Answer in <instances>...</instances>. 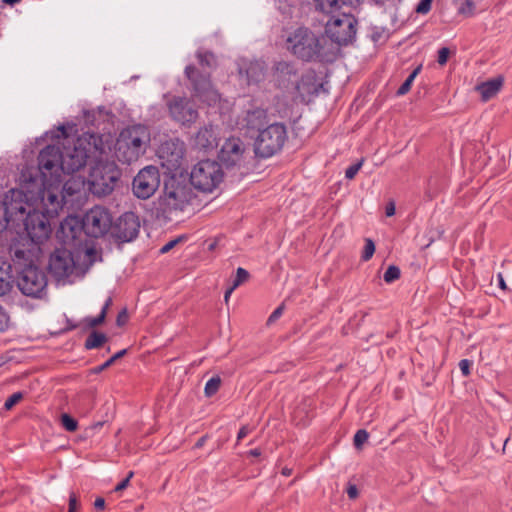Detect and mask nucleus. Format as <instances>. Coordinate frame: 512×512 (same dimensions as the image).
<instances>
[{
  "label": "nucleus",
  "instance_id": "obj_64",
  "mask_svg": "<svg viewBox=\"0 0 512 512\" xmlns=\"http://www.w3.org/2000/svg\"><path fill=\"white\" fill-rule=\"evenodd\" d=\"M282 474L285 475V476H289L291 475V469L289 468H283L282 469Z\"/></svg>",
  "mask_w": 512,
  "mask_h": 512
},
{
  "label": "nucleus",
  "instance_id": "obj_18",
  "mask_svg": "<svg viewBox=\"0 0 512 512\" xmlns=\"http://www.w3.org/2000/svg\"><path fill=\"white\" fill-rule=\"evenodd\" d=\"M273 79L276 85L284 90L300 89V76L296 66L287 61H279L273 67Z\"/></svg>",
  "mask_w": 512,
  "mask_h": 512
},
{
  "label": "nucleus",
  "instance_id": "obj_12",
  "mask_svg": "<svg viewBox=\"0 0 512 512\" xmlns=\"http://www.w3.org/2000/svg\"><path fill=\"white\" fill-rule=\"evenodd\" d=\"M38 168L43 181L61 183L62 152L56 145H47L38 155Z\"/></svg>",
  "mask_w": 512,
  "mask_h": 512
},
{
  "label": "nucleus",
  "instance_id": "obj_15",
  "mask_svg": "<svg viewBox=\"0 0 512 512\" xmlns=\"http://www.w3.org/2000/svg\"><path fill=\"white\" fill-rule=\"evenodd\" d=\"M160 185L159 170L155 166H146L134 177L132 182L133 194L139 199H148L157 191Z\"/></svg>",
  "mask_w": 512,
  "mask_h": 512
},
{
  "label": "nucleus",
  "instance_id": "obj_28",
  "mask_svg": "<svg viewBox=\"0 0 512 512\" xmlns=\"http://www.w3.org/2000/svg\"><path fill=\"white\" fill-rule=\"evenodd\" d=\"M80 139H85V146L89 148V154L91 157H97L105 153L106 144L103 141L101 135L97 133H85L80 136Z\"/></svg>",
  "mask_w": 512,
  "mask_h": 512
},
{
  "label": "nucleus",
  "instance_id": "obj_59",
  "mask_svg": "<svg viewBox=\"0 0 512 512\" xmlns=\"http://www.w3.org/2000/svg\"><path fill=\"white\" fill-rule=\"evenodd\" d=\"M127 350L123 349L115 353L112 357H110V360L114 363L117 359L121 358L126 354Z\"/></svg>",
  "mask_w": 512,
  "mask_h": 512
},
{
  "label": "nucleus",
  "instance_id": "obj_52",
  "mask_svg": "<svg viewBox=\"0 0 512 512\" xmlns=\"http://www.w3.org/2000/svg\"><path fill=\"white\" fill-rule=\"evenodd\" d=\"M283 310H284V307L283 305L277 307L272 313L271 315L269 316L268 318V323H272L274 321H276L283 313Z\"/></svg>",
  "mask_w": 512,
  "mask_h": 512
},
{
  "label": "nucleus",
  "instance_id": "obj_22",
  "mask_svg": "<svg viewBox=\"0 0 512 512\" xmlns=\"http://www.w3.org/2000/svg\"><path fill=\"white\" fill-rule=\"evenodd\" d=\"M170 115L182 124L192 123L197 119L198 112L185 97H174L169 103Z\"/></svg>",
  "mask_w": 512,
  "mask_h": 512
},
{
  "label": "nucleus",
  "instance_id": "obj_62",
  "mask_svg": "<svg viewBox=\"0 0 512 512\" xmlns=\"http://www.w3.org/2000/svg\"><path fill=\"white\" fill-rule=\"evenodd\" d=\"M361 0H341L342 4L344 5H349V6H354L356 4H359Z\"/></svg>",
  "mask_w": 512,
  "mask_h": 512
},
{
  "label": "nucleus",
  "instance_id": "obj_56",
  "mask_svg": "<svg viewBox=\"0 0 512 512\" xmlns=\"http://www.w3.org/2000/svg\"><path fill=\"white\" fill-rule=\"evenodd\" d=\"M94 507L97 509V510H102L104 509L105 507V500L102 498V497H98L96 498L95 502H94Z\"/></svg>",
  "mask_w": 512,
  "mask_h": 512
},
{
  "label": "nucleus",
  "instance_id": "obj_58",
  "mask_svg": "<svg viewBox=\"0 0 512 512\" xmlns=\"http://www.w3.org/2000/svg\"><path fill=\"white\" fill-rule=\"evenodd\" d=\"M385 213H386V216H388V217H391L395 214V206L393 203H390L389 205L386 206Z\"/></svg>",
  "mask_w": 512,
  "mask_h": 512
},
{
  "label": "nucleus",
  "instance_id": "obj_1",
  "mask_svg": "<svg viewBox=\"0 0 512 512\" xmlns=\"http://www.w3.org/2000/svg\"><path fill=\"white\" fill-rule=\"evenodd\" d=\"M10 253L16 269L19 270V290L25 296L42 298L46 294L47 279L45 273L36 266L41 248H25L24 244H13Z\"/></svg>",
  "mask_w": 512,
  "mask_h": 512
},
{
  "label": "nucleus",
  "instance_id": "obj_47",
  "mask_svg": "<svg viewBox=\"0 0 512 512\" xmlns=\"http://www.w3.org/2000/svg\"><path fill=\"white\" fill-rule=\"evenodd\" d=\"M182 238L179 237V238H176V239H173V240H170L169 242H167L165 245H163L160 249V253L161 254H165L167 252H169L171 249H173L179 242H181Z\"/></svg>",
  "mask_w": 512,
  "mask_h": 512
},
{
  "label": "nucleus",
  "instance_id": "obj_24",
  "mask_svg": "<svg viewBox=\"0 0 512 512\" xmlns=\"http://www.w3.org/2000/svg\"><path fill=\"white\" fill-rule=\"evenodd\" d=\"M28 212H26V202L22 199L20 192L12 191V198L9 200L6 196L4 200L5 219L10 222L23 221Z\"/></svg>",
  "mask_w": 512,
  "mask_h": 512
},
{
  "label": "nucleus",
  "instance_id": "obj_57",
  "mask_svg": "<svg viewBox=\"0 0 512 512\" xmlns=\"http://www.w3.org/2000/svg\"><path fill=\"white\" fill-rule=\"evenodd\" d=\"M112 364H113V362H112V361L110 360V358H109L107 361H105L103 364H101L99 367H97V368L95 369V371H96V372H101V371H103V370L107 369V368H108L109 366H111Z\"/></svg>",
  "mask_w": 512,
  "mask_h": 512
},
{
  "label": "nucleus",
  "instance_id": "obj_6",
  "mask_svg": "<svg viewBox=\"0 0 512 512\" xmlns=\"http://www.w3.org/2000/svg\"><path fill=\"white\" fill-rule=\"evenodd\" d=\"M120 175V170L114 161H96L88 176L89 190L94 195L106 196L114 190Z\"/></svg>",
  "mask_w": 512,
  "mask_h": 512
},
{
  "label": "nucleus",
  "instance_id": "obj_43",
  "mask_svg": "<svg viewBox=\"0 0 512 512\" xmlns=\"http://www.w3.org/2000/svg\"><path fill=\"white\" fill-rule=\"evenodd\" d=\"M362 164H363V160L350 165L345 171V177L350 180L353 179L356 176V174L358 173V171L361 169Z\"/></svg>",
  "mask_w": 512,
  "mask_h": 512
},
{
  "label": "nucleus",
  "instance_id": "obj_32",
  "mask_svg": "<svg viewBox=\"0 0 512 512\" xmlns=\"http://www.w3.org/2000/svg\"><path fill=\"white\" fill-rule=\"evenodd\" d=\"M107 341V336L98 331H92L85 341V348L87 350L99 348Z\"/></svg>",
  "mask_w": 512,
  "mask_h": 512
},
{
  "label": "nucleus",
  "instance_id": "obj_27",
  "mask_svg": "<svg viewBox=\"0 0 512 512\" xmlns=\"http://www.w3.org/2000/svg\"><path fill=\"white\" fill-rule=\"evenodd\" d=\"M267 120V113L264 109L256 108L247 111L244 121L246 127L251 130H257L258 133L262 130Z\"/></svg>",
  "mask_w": 512,
  "mask_h": 512
},
{
  "label": "nucleus",
  "instance_id": "obj_11",
  "mask_svg": "<svg viewBox=\"0 0 512 512\" xmlns=\"http://www.w3.org/2000/svg\"><path fill=\"white\" fill-rule=\"evenodd\" d=\"M81 220L84 234L90 238L103 237L112 228V216L106 208L101 206L89 209Z\"/></svg>",
  "mask_w": 512,
  "mask_h": 512
},
{
  "label": "nucleus",
  "instance_id": "obj_10",
  "mask_svg": "<svg viewBox=\"0 0 512 512\" xmlns=\"http://www.w3.org/2000/svg\"><path fill=\"white\" fill-rule=\"evenodd\" d=\"M357 19L350 13L332 15L326 22L325 33L327 37L338 45H347L356 36Z\"/></svg>",
  "mask_w": 512,
  "mask_h": 512
},
{
  "label": "nucleus",
  "instance_id": "obj_2",
  "mask_svg": "<svg viewBox=\"0 0 512 512\" xmlns=\"http://www.w3.org/2000/svg\"><path fill=\"white\" fill-rule=\"evenodd\" d=\"M286 45L294 56L307 62L314 60L332 62L335 57L334 53L327 49V38L317 36L304 27L291 32L286 39Z\"/></svg>",
  "mask_w": 512,
  "mask_h": 512
},
{
  "label": "nucleus",
  "instance_id": "obj_42",
  "mask_svg": "<svg viewBox=\"0 0 512 512\" xmlns=\"http://www.w3.org/2000/svg\"><path fill=\"white\" fill-rule=\"evenodd\" d=\"M432 1L433 0H421L416 8H415V11L418 13V14H422V15H425L427 14L430 10H431V6H432Z\"/></svg>",
  "mask_w": 512,
  "mask_h": 512
},
{
  "label": "nucleus",
  "instance_id": "obj_63",
  "mask_svg": "<svg viewBox=\"0 0 512 512\" xmlns=\"http://www.w3.org/2000/svg\"><path fill=\"white\" fill-rule=\"evenodd\" d=\"M250 454L252 456H259L261 454L260 450L259 449H253L250 451Z\"/></svg>",
  "mask_w": 512,
  "mask_h": 512
},
{
  "label": "nucleus",
  "instance_id": "obj_7",
  "mask_svg": "<svg viewBox=\"0 0 512 512\" xmlns=\"http://www.w3.org/2000/svg\"><path fill=\"white\" fill-rule=\"evenodd\" d=\"M287 140V129L282 123H273L260 130L254 151L260 158H269L280 152Z\"/></svg>",
  "mask_w": 512,
  "mask_h": 512
},
{
  "label": "nucleus",
  "instance_id": "obj_38",
  "mask_svg": "<svg viewBox=\"0 0 512 512\" xmlns=\"http://www.w3.org/2000/svg\"><path fill=\"white\" fill-rule=\"evenodd\" d=\"M61 424L69 432L75 431L78 426L77 421L68 414H62Z\"/></svg>",
  "mask_w": 512,
  "mask_h": 512
},
{
  "label": "nucleus",
  "instance_id": "obj_53",
  "mask_svg": "<svg viewBox=\"0 0 512 512\" xmlns=\"http://www.w3.org/2000/svg\"><path fill=\"white\" fill-rule=\"evenodd\" d=\"M347 495L350 499H355L358 497V488L354 484H350L347 488Z\"/></svg>",
  "mask_w": 512,
  "mask_h": 512
},
{
  "label": "nucleus",
  "instance_id": "obj_20",
  "mask_svg": "<svg viewBox=\"0 0 512 512\" xmlns=\"http://www.w3.org/2000/svg\"><path fill=\"white\" fill-rule=\"evenodd\" d=\"M238 73L241 79H245L248 85L258 84L265 78L266 65L261 60L240 58L237 60Z\"/></svg>",
  "mask_w": 512,
  "mask_h": 512
},
{
  "label": "nucleus",
  "instance_id": "obj_25",
  "mask_svg": "<svg viewBox=\"0 0 512 512\" xmlns=\"http://www.w3.org/2000/svg\"><path fill=\"white\" fill-rule=\"evenodd\" d=\"M195 143L197 147L209 150L217 147V135L212 125L202 127L196 134Z\"/></svg>",
  "mask_w": 512,
  "mask_h": 512
},
{
  "label": "nucleus",
  "instance_id": "obj_40",
  "mask_svg": "<svg viewBox=\"0 0 512 512\" xmlns=\"http://www.w3.org/2000/svg\"><path fill=\"white\" fill-rule=\"evenodd\" d=\"M248 278H249L248 271L242 267H239L236 270V276H235V279L233 280V284L231 286H233L234 288H237L242 283H244Z\"/></svg>",
  "mask_w": 512,
  "mask_h": 512
},
{
  "label": "nucleus",
  "instance_id": "obj_16",
  "mask_svg": "<svg viewBox=\"0 0 512 512\" xmlns=\"http://www.w3.org/2000/svg\"><path fill=\"white\" fill-rule=\"evenodd\" d=\"M91 158L89 148L85 146V139L77 138L73 148L62 153V172L72 174L85 167L87 160Z\"/></svg>",
  "mask_w": 512,
  "mask_h": 512
},
{
  "label": "nucleus",
  "instance_id": "obj_48",
  "mask_svg": "<svg viewBox=\"0 0 512 512\" xmlns=\"http://www.w3.org/2000/svg\"><path fill=\"white\" fill-rule=\"evenodd\" d=\"M471 366H472V362L468 359H462L459 362V368H460L463 376H468L470 374Z\"/></svg>",
  "mask_w": 512,
  "mask_h": 512
},
{
  "label": "nucleus",
  "instance_id": "obj_46",
  "mask_svg": "<svg viewBox=\"0 0 512 512\" xmlns=\"http://www.w3.org/2000/svg\"><path fill=\"white\" fill-rule=\"evenodd\" d=\"M9 325V317L4 309L0 306V332L5 331Z\"/></svg>",
  "mask_w": 512,
  "mask_h": 512
},
{
  "label": "nucleus",
  "instance_id": "obj_13",
  "mask_svg": "<svg viewBox=\"0 0 512 512\" xmlns=\"http://www.w3.org/2000/svg\"><path fill=\"white\" fill-rule=\"evenodd\" d=\"M185 146L179 139H170L163 142L157 152L162 168L171 176L181 169L184 161Z\"/></svg>",
  "mask_w": 512,
  "mask_h": 512
},
{
  "label": "nucleus",
  "instance_id": "obj_4",
  "mask_svg": "<svg viewBox=\"0 0 512 512\" xmlns=\"http://www.w3.org/2000/svg\"><path fill=\"white\" fill-rule=\"evenodd\" d=\"M151 136L148 127L135 124L124 128L115 144V155L124 164L136 162L143 156L150 144Z\"/></svg>",
  "mask_w": 512,
  "mask_h": 512
},
{
  "label": "nucleus",
  "instance_id": "obj_31",
  "mask_svg": "<svg viewBox=\"0 0 512 512\" xmlns=\"http://www.w3.org/2000/svg\"><path fill=\"white\" fill-rule=\"evenodd\" d=\"M111 304H112V299L109 297L105 301V303H104V305H103V307L101 309V312H100V314L98 316H96V317H86L84 319L83 322L85 323V326L87 328H94V327L102 324L104 322L105 318H106L107 310H108V308L110 307Z\"/></svg>",
  "mask_w": 512,
  "mask_h": 512
},
{
  "label": "nucleus",
  "instance_id": "obj_34",
  "mask_svg": "<svg viewBox=\"0 0 512 512\" xmlns=\"http://www.w3.org/2000/svg\"><path fill=\"white\" fill-rule=\"evenodd\" d=\"M83 186H84L83 181L75 179V178H71L64 183V185L62 187V192L71 196V195H74V194L80 192V190L82 189Z\"/></svg>",
  "mask_w": 512,
  "mask_h": 512
},
{
  "label": "nucleus",
  "instance_id": "obj_49",
  "mask_svg": "<svg viewBox=\"0 0 512 512\" xmlns=\"http://www.w3.org/2000/svg\"><path fill=\"white\" fill-rule=\"evenodd\" d=\"M79 507L77 496L74 492H71L69 495V508L68 512H76Z\"/></svg>",
  "mask_w": 512,
  "mask_h": 512
},
{
  "label": "nucleus",
  "instance_id": "obj_21",
  "mask_svg": "<svg viewBox=\"0 0 512 512\" xmlns=\"http://www.w3.org/2000/svg\"><path fill=\"white\" fill-rule=\"evenodd\" d=\"M244 144L240 138H228L221 147L218 158L227 168L239 164L244 153Z\"/></svg>",
  "mask_w": 512,
  "mask_h": 512
},
{
  "label": "nucleus",
  "instance_id": "obj_61",
  "mask_svg": "<svg viewBox=\"0 0 512 512\" xmlns=\"http://www.w3.org/2000/svg\"><path fill=\"white\" fill-rule=\"evenodd\" d=\"M497 279H498V286L501 289L505 290L506 289V283H505L504 278H503L501 273L498 274Z\"/></svg>",
  "mask_w": 512,
  "mask_h": 512
},
{
  "label": "nucleus",
  "instance_id": "obj_29",
  "mask_svg": "<svg viewBox=\"0 0 512 512\" xmlns=\"http://www.w3.org/2000/svg\"><path fill=\"white\" fill-rule=\"evenodd\" d=\"M10 269V264L6 267H0V297L8 294L13 287L14 280Z\"/></svg>",
  "mask_w": 512,
  "mask_h": 512
},
{
  "label": "nucleus",
  "instance_id": "obj_50",
  "mask_svg": "<svg viewBox=\"0 0 512 512\" xmlns=\"http://www.w3.org/2000/svg\"><path fill=\"white\" fill-rule=\"evenodd\" d=\"M132 477H133V472H129L128 476H127L126 478H124L122 481H120V482L116 485V487H115V489H114V490H115L116 492H119V491L124 490V489L128 486V484H129V482H130V479H131Z\"/></svg>",
  "mask_w": 512,
  "mask_h": 512
},
{
  "label": "nucleus",
  "instance_id": "obj_17",
  "mask_svg": "<svg viewBox=\"0 0 512 512\" xmlns=\"http://www.w3.org/2000/svg\"><path fill=\"white\" fill-rule=\"evenodd\" d=\"M140 230V221L134 212H125L115 222L112 235L121 243L131 242L137 238Z\"/></svg>",
  "mask_w": 512,
  "mask_h": 512
},
{
  "label": "nucleus",
  "instance_id": "obj_37",
  "mask_svg": "<svg viewBox=\"0 0 512 512\" xmlns=\"http://www.w3.org/2000/svg\"><path fill=\"white\" fill-rule=\"evenodd\" d=\"M375 252V244L372 239L366 238L365 239V245L364 249L361 255V259L363 261H368L372 258L373 254Z\"/></svg>",
  "mask_w": 512,
  "mask_h": 512
},
{
  "label": "nucleus",
  "instance_id": "obj_33",
  "mask_svg": "<svg viewBox=\"0 0 512 512\" xmlns=\"http://www.w3.org/2000/svg\"><path fill=\"white\" fill-rule=\"evenodd\" d=\"M421 70H422V65L420 64L410 73V75L407 77V79L398 88V90L396 92L397 96H403L410 91L415 78L421 72Z\"/></svg>",
  "mask_w": 512,
  "mask_h": 512
},
{
  "label": "nucleus",
  "instance_id": "obj_41",
  "mask_svg": "<svg viewBox=\"0 0 512 512\" xmlns=\"http://www.w3.org/2000/svg\"><path fill=\"white\" fill-rule=\"evenodd\" d=\"M24 397V394L22 392H15L11 396H9L5 403H4V409L10 410L13 408L14 405H16L18 402H20Z\"/></svg>",
  "mask_w": 512,
  "mask_h": 512
},
{
  "label": "nucleus",
  "instance_id": "obj_5",
  "mask_svg": "<svg viewBox=\"0 0 512 512\" xmlns=\"http://www.w3.org/2000/svg\"><path fill=\"white\" fill-rule=\"evenodd\" d=\"M191 189L174 176L165 180L162 194L155 203L158 218L171 220L173 213L183 211L191 200Z\"/></svg>",
  "mask_w": 512,
  "mask_h": 512
},
{
  "label": "nucleus",
  "instance_id": "obj_9",
  "mask_svg": "<svg viewBox=\"0 0 512 512\" xmlns=\"http://www.w3.org/2000/svg\"><path fill=\"white\" fill-rule=\"evenodd\" d=\"M223 172L216 161H199L190 173V182L198 190L203 192L213 191L222 181Z\"/></svg>",
  "mask_w": 512,
  "mask_h": 512
},
{
  "label": "nucleus",
  "instance_id": "obj_45",
  "mask_svg": "<svg viewBox=\"0 0 512 512\" xmlns=\"http://www.w3.org/2000/svg\"><path fill=\"white\" fill-rule=\"evenodd\" d=\"M449 54H450V50L447 47H442L438 51L437 62L440 65L446 64L448 61Z\"/></svg>",
  "mask_w": 512,
  "mask_h": 512
},
{
  "label": "nucleus",
  "instance_id": "obj_54",
  "mask_svg": "<svg viewBox=\"0 0 512 512\" xmlns=\"http://www.w3.org/2000/svg\"><path fill=\"white\" fill-rule=\"evenodd\" d=\"M250 433V428L248 426H242L237 434V440L241 441Z\"/></svg>",
  "mask_w": 512,
  "mask_h": 512
},
{
  "label": "nucleus",
  "instance_id": "obj_35",
  "mask_svg": "<svg viewBox=\"0 0 512 512\" xmlns=\"http://www.w3.org/2000/svg\"><path fill=\"white\" fill-rule=\"evenodd\" d=\"M220 384H221L220 377L215 376V377L210 378L205 384V388H204L205 395L207 397L213 396L218 391Z\"/></svg>",
  "mask_w": 512,
  "mask_h": 512
},
{
  "label": "nucleus",
  "instance_id": "obj_39",
  "mask_svg": "<svg viewBox=\"0 0 512 512\" xmlns=\"http://www.w3.org/2000/svg\"><path fill=\"white\" fill-rule=\"evenodd\" d=\"M369 433L365 429H359L354 435V446L356 449H360L362 445L368 440Z\"/></svg>",
  "mask_w": 512,
  "mask_h": 512
},
{
  "label": "nucleus",
  "instance_id": "obj_55",
  "mask_svg": "<svg viewBox=\"0 0 512 512\" xmlns=\"http://www.w3.org/2000/svg\"><path fill=\"white\" fill-rule=\"evenodd\" d=\"M67 136V131H66V127L64 125H59L58 128H57V133L54 134V132L52 133V138L56 137V138H60V137H66Z\"/></svg>",
  "mask_w": 512,
  "mask_h": 512
},
{
  "label": "nucleus",
  "instance_id": "obj_30",
  "mask_svg": "<svg viewBox=\"0 0 512 512\" xmlns=\"http://www.w3.org/2000/svg\"><path fill=\"white\" fill-rule=\"evenodd\" d=\"M342 5L341 0H315L316 10L331 16L335 15Z\"/></svg>",
  "mask_w": 512,
  "mask_h": 512
},
{
  "label": "nucleus",
  "instance_id": "obj_36",
  "mask_svg": "<svg viewBox=\"0 0 512 512\" xmlns=\"http://www.w3.org/2000/svg\"><path fill=\"white\" fill-rule=\"evenodd\" d=\"M401 275L399 267L395 265H390L383 275V279L386 283H392L395 280L399 279Z\"/></svg>",
  "mask_w": 512,
  "mask_h": 512
},
{
  "label": "nucleus",
  "instance_id": "obj_23",
  "mask_svg": "<svg viewBox=\"0 0 512 512\" xmlns=\"http://www.w3.org/2000/svg\"><path fill=\"white\" fill-rule=\"evenodd\" d=\"M48 182L49 187L45 188L41 193L42 212L54 218L58 215L59 210L62 209L65 196L62 195L60 197L59 184L57 182Z\"/></svg>",
  "mask_w": 512,
  "mask_h": 512
},
{
  "label": "nucleus",
  "instance_id": "obj_51",
  "mask_svg": "<svg viewBox=\"0 0 512 512\" xmlns=\"http://www.w3.org/2000/svg\"><path fill=\"white\" fill-rule=\"evenodd\" d=\"M127 320H128V313H127V310L124 308L118 313L116 323L118 326H123L124 324H126Z\"/></svg>",
  "mask_w": 512,
  "mask_h": 512
},
{
  "label": "nucleus",
  "instance_id": "obj_60",
  "mask_svg": "<svg viewBox=\"0 0 512 512\" xmlns=\"http://www.w3.org/2000/svg\"><path fill=\"white\" fill-rule=\"evenodd\" d=\"M236 288H234L233 286H230L226 291H225V294H224V301L226 303H228L229 301V298L231 296V294L233 293V291L235 290Z\"/></svg>",
  "mask_w": 512,
  "mask_h": 512
},
{
  "label": "nucleus",
  "instance_id": "obj_3",
  "mask_svg": "<svg viewBox=\"0 0 512 512\" xmlns=\"http://www.w3.org/2000/svg\"><path fill=\"white\" fill-rule=\"evenodd\" d=\"M196 57L201 70L194 65H188L185 68V75L190 80L195 95L209 105L214 104L220 99L210 79L211 70L216 66V58L208 51H198Z\"/></svg>",
  "mask_w": 512,
  "mask_h": 512
},
{
  "label": "nucleus",
  "instance_id": "obj_19",
  "mask_svg": "<svg viewBox=\"0 0 512 512\" xmlns=\"http://www.w3.org/2000/svg\"><path fill=\"white\" fill-rule=\"evenodd\" d=\"M75 262L69 247L57 248L50 256L48 268L56 278L68 277L74 270Z\"/></svg>",
  "mask_w": 512,
  "mask_h": 512
},
{
  "label": "nucleus",
  "instance_id": "obj_14",
  "mask_svg": "<svg viewBox=\"0 0 512 512\" xmlns=\"http://www.w3.org/2000/svg\"><path fill=\"white\" fill-rule=\"evenodd\" d=\"M84 228L80 217L68 215L64 218L58 230L56 231L57 239L70 249H80L83 246Z\"/></svg>",
  "mask_w": 512,
  "mask_h": 512
},
{
  "label": "nucleus",
  "instance_id": "obj_8",
  "mask_svg": "<svg viewBox=\"0 0 512 512\" xmlns=\"http://www.w3.org/2000/svg\"><path fill=\"white\" fill-rule=\"evenodd\" d=\"M50 217L46 213L38 210L29 211L24 219V227L27 232L28 239L24 243L25 248H33L43 244L51 235V223ZM16 244H23V242H17Z\"/></svg>",
  "mask_w": 512,
  "mask_h": 512
},
{
  "label": "nucleus",
  "instance_id": "obj_44",
  "mask_svg": "<svg viewBox=\"0 0 512 512\" xmlns=\"http://www.w3.org/2000/svg\"><path fill=\"white\" fill-rule=\"evenodd\" d=\"M474 8L475 6L472 0H465V2L459 8V13L473 15Z\"/></svg>",
  "mask_w": 512,
  "mask_h": 512
},
{
  "label": "nucleus",
  "instance_id": "obj_26",
  "mask_svg": "<svg viewBox=\"0 0 512 512\" xmlns=\"http://www.w3.org/2000/svg\"><path fill=\"white\" fill-rule=\"evenodd\" d=\"M502 85L503 78L496 77L481 84H478L476 86V90L480 93L483 101H488L500 91Z\"/></svg>",
  "mask_w": 512,
  "mask_h": 512
}]
</instances>
